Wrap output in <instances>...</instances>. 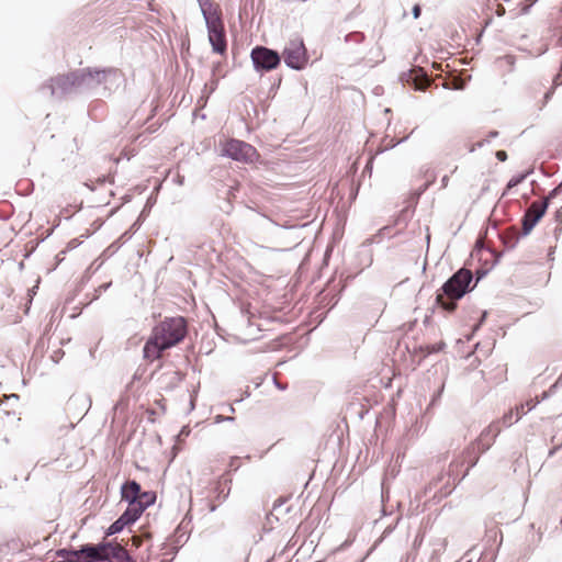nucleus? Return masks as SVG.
<instances>
[{
	"mask_svg": "<svg viewBox=\"0 0 562 562\" xmlns=\"http://www.w3.org/2000/svg\"><path fill=\"white\" fill-rule=\"evenodd\" d=\"M188 333V324L184 317H165L156 324L151 334L143 347V357L146 360L159 359L164 351L181 342Z\"/></svg>",
	"mask_w": 562,
	"mask_h": 562,
	"instance_id": "nucleus-1",
	"label": "nucleus"
},
{
	"mask_svg": "<svg viewBox=\"0 0 562 562\" xmlns=\"http://www.w3.org/2000/svg\"><path fill=\"white\" fill-rule=\"evenodd\" d=\"M473 277L472 271L464 267L457 270L438 290L437 306L448 313L454 312L458 301L475 288V284L471 285Z\"/></svg>",
	"mask_w": 562,
	"mask_h": 562,
	"instance_id": "nucleus-2",
	"label": "nucleus"
},
{
	"mask_svg": "<svg viewBox=\"0 0 562 562\" xmlns=\"http://www.w3.org/2000/svg\"><path fill=\"white\" fill-rule=\"evenodd\" d=\"M114 68H81L76 69V83L78 93H88L104 83L109 76L116 75Z\"/></svg>",
	"mask_w": 562,
	"mask_h": 562,
	"instance_id": "nucleus-3",
	"label": "nucleus"
},
{
	"mask_svg": "<svg viewBox=\"0 0 562 562\" xmlns=\"http://www.w3.org/2000/svg\"><path fill=\"white\" fill-rule=\"evenodd\" d=\"M254 69L259 72H269L281 64V55L267 46L256 45L250 52Z\"/></svg>",
	"mask_w": 562,
	"mask_h": 562,
	"instance_id": "nucleus-4",
	"label": "nucleus"
},
{
	"mask_svg": "<svg viewBox=\"0 0 562 562\" xmlns=\"http://www.w3.org/2000/svg\"><path fill=\"white\" fill-rule=\"evenodd\" d=\"M282 56L286 67L302 70L308 63V55L302 38L291 40L283 48Z\"/></svg>",
	"mask_w": 562,
	"mask_h": 562,
	"instance_id": "nucleus-5",
	"label": "nucleus"
},
{
	"mask_svg": "<svg viewBox=\"0 0 562 562\" xmlns=\"http://www.w3.org/2000/svg\"><path fill=\"white\" fill-rule=\"evenodd\" d=\"M75 78V70L68 74L52 77L49 80L42 85L41 90L44 91L47 89L49 90L50 97L63 99L68 94L78 93Z\"/></svg>",
	"mask_w": 562,
	"mask_h": 562,
	"instance_id": "nucleus-6",
	"label": "nucleus"
},
{
	"mask_svg": "<svg viewBox=\"0 0 562 562\" xmlns=\"http://www.w3.org/2000/svg\"><path fill=\"white\" fill-rule=\"evenodd\" d=\"M222 155L239 162H252L257 156L256 148L236 138L227 140L222 149Z\"/></svg>",
	"mask_w": 562,
	"mask_h": 562,
	"instance_id": "nucleus-7",
	"label": "nucleus"
},
{
	"mask_svg": "<svg viewBox=\"0 0 562 562\" xmlns=\"http://www.w3.org/2000/svg\"><path fill=\"white\" fill-rule=\"evenodd\" d=\"M548 210V201L532 202L531 205L525 211L521 217V233L520 236L525 237L531 233L535 226L544 216Z\"/></svg>",
	"mask_w": 562,
	"mask_h": 562,
	"instance_id": "nucleus-8",
	"label": "nucleus"
},
{
	"mask_svg": "<svg viewBox=\"0 0 562 562\" xmlns=\"http://www.w3.org/2000/svg\"><path fill=\"white\" fill-rule=\"evenodd\" d=\"M101 562H136L130 552L116 540H103V553Z\"/></svg>",
	"mask_w": 562,
	"mask_h": 562,
	"instance_id": "nucleus-9",
	"label": "nucleus"
},
{
	"mask_svg": "<svg viewBox=\"0 0 562 562\" xmlns=\"http://www.w3.org/2000/svg\"><path fill=\"white\" fill-rule=\"evenodd\" d=\"M206 30L213 53L220 55L225 54L227 50V41L223 21L218 24L206 26Z\"/></svg>",
	"mask_w": 562,
	"mask_h": 562,
	"instance_id": "nucleus-10",
	"label": "nucleus"
},
{
	"mask_svg": "<svg viewBox=\"0 0 562 562\" xmlns=\"http://www.w3.org/2000/svg\"><path fill=\"white\" fill-rule=\"evenodd\" d=\"M103 541L99 543H86L75 549V559L70 562H101Z\"/></svg>",
	"mask_w": 562,
	"mask_h": 562,
	"instance_id": "nucleus-11",
	"label": "nucleus"
},
{
	"mask_svg": "<svg viewBox=\"0 0 562 562\" xmlns=\"http://www.w3.org/2000/svg\"><path fill=\"white\" fill-rule=\"evenodd\" d=\"M142 486L136 480H127L121 485V499L128 505H135L139 501Z\"/></svg>",
	"mask_w": 562,
	"mask_h": 562,
	"instance_id": "nucleus-12",
	"label": "nucleus"
},
{
	"mask_svg": "<svg viewBox=\"0 0 562 562\" xmlns=\"http://www.w3.org/2000/svg\"><path fill=\"white\" fill-rule=\"evenodd\" d=\"M205 25L218 24L222 22L221 11L214 7L211 0H198Z\"/></svg>",
	"mask_w": 562,
	"mask_h": 562,
	"instance_id": "nucleus-13",
	"label": "nucleus"
},
{
	"mask_svg": "<svg viewBox=\"0 0 562 562\" xmlns=\"http://www.w3.org/2000/svg\"><path fill=\"white\" fill-rule=\"evenodd\" d=\"M205 25L218 24L222 22L221 11L214 7L211 0H198Z\"/></svg>",
	"mask_w": 562,
	"mask_h": 562,
	"instance_id": "nucleus-14",
	"label": "nucleus"
},
{
	"mask_svg": "<svg viewBox=\"0 0 562 562\" xmlns=\"http://www.w3.org/2000/svg\"><path fill=\"white\" fill-rule=\"evenodd\" d=\"M402 80L406 82H412L414 85V89L418 91H425L427 88V74L426 71L417 67L416 69H411L407 72L402 74Z\"/></svg>",
	"mask_w": 562,
	"mask_h": 562,
	"instance_id": "nucleus-15",
	"label": "nucleus"
},
{
	"mask_svg": "<svg viewBox=\"0 0 562 562\" xmlns=\"http://www.w3.org/2000/svg\"><path fill=\"white\" fill-rule=\"evenodd\" d=\"M482 453L483 452H480L477 447L472 443L463 451V454H462L463 463H467L468 468H467L464 474L462 475V479L464 476H467L469 474V471L477 464L480 454H482Z\"/></svg>",
	"mask_w": 562,
	"mask_h": 562,
	"instance_id": "nucleus-16",
	"label": "nucleus"
},
{
	"mask_svg": "<svg viewBox=\"0 0 562 562\" xmlns=\"http://www.w3.org/2000/svg\"><path fill=\"white\" fill-rule=\"evenodd\" d=\"M498 237H499L503 246L507 250H512L517 246L519 238L521 236L517 235L516 228L514 226H512V227H508L506 231L498 233Z\"/></svg>",
	"mask_w": 562,
	"mask_h": 562,
	"instance_id": "nucleus-17",
	"label": "nucleus"
},
{
	"mask_svg": "<svg viewBox=\"0 0 562 562\" xmlns=\"http://www.w3.org/2000/svg\"><path fill=\"white\" fill-rule=\"evenodd\" d=\"M140 508H142L140 505L138 506L137 504H135V505L127 504L126 509L120 515V517L124 520V522L127 526H131V525L135 524L143 515L144 512Z\"/></svg>",
	"mask_w": 562,
	"mask_h": 562,
	"instance_id": "nucleus-18",
	"label": "nucleus"
},
{
	"mask_svg": "<svg viewBox=\"0 0 562 562\" xmlns=\"http://www.w3.org/2000/svg\"><path fill=\"white\" fill-rule=\"evenodd\" d=\"M532 172H533V170L529 169L525 172H520V173L513 176L509 179V181L507 182L502 196H505L509 190H512L513 188H515V187L519 186L521 182H524L527 179V177L530 176Z\"/></svg>",
	"mask_w": 562,
	"mask_h": 562,
	"instance_id": "nucleus-19",
	"label": "nucleus"
},
{
	"mask_svg": "<svg viewBox=\"0 0 562 562\" xmlns=\"http://www.w3.org/2000/svg\"><path fill=\"white\" fill-rule=\"evenodd\" d=\"M156 498H157V495H156V492L154 491H142L140 492V496H139V501L137 503V505L143 508H140L143 512H145L148 507L153 506L156 502Z\"/></svg>",
	"mask_w": 562,
	"mask_h": 562,
	"instance_id": "nucleus-20",
	"label": "nucleus"
},
{
	"mask_svg": "<svg viewBox=\"0 0 562 562\" xmlns=\"http://www.w3.org/2000/svg\"><path fill=\"white\" fill-rule=\"evenodd\" d=\"M487 427H492L491 438L484 443V448H481V452H486L495 442L497 436L501 432L499 420L492 422Z\"/></svg>",
	"mask_w": 562,
	"mask_h": 562,
	"instance_id": "nucleus-21",
	"label": "nucleus"
},
{
	"mask_svg": "<svg viewBox=\"0 0 562 562\" xmlns=\"http://www.w3.org/2000/svg\"><path fill=\"white\" fill-rule=\"evenodd\" d=\"M487 427H492L491 438L484 443V448H481V452H486L495 442L497 436L501 432L499 420L492 422Z\"/></svg>",
	"mask_w": 562,
	"mask_h": 562,
	"instance_id": "nucleus-22",
	"label": "nucleus"
},
{
	"mask_svg": "<svg viewBox=\"0 0 562 562\" xmlns=\"http://www.w3.org/2000/svg\"><path fill=\"white\" fill-rule=\"evenodd\" d=\"M127 527V525L124 522V520L119 516L116 520H114L105 530L104 535L105 537H111L116 533H120L124 530V528Z\"/></svg>",
	"mask_w": 562,
	"mask_h": 562,
	"instance_id": "nucleus-23",
	"label": "nucleus"
},
{
	"mask_svg": "<svg viewBox=\"0 0 562 562\" xmlns=\"http://www.w3.org/2000/svg\"><path fill=\"white\" fill-rule=\"evenodd\" d=\"M540 401H527L525 404H521L520 406L516 407V419L515 423L518 422L525 414L532 411Z\"/></svg>",
	"mask_w": 562,
	"mask_h": 562,
	"instance_id": "nucleus-24",
	"label": "nucleus"
},
{
	"mask_svg": "<svg viewBox=\"0 0 562 562\" xmlns=\"http://www.w3.org/2000/svg\"><path fill=\"white\" fill-rule=\"evenodd\" d=\"M482 250H486V251H488L491 255H493V261H492V265H491V268H490V269H492L493 267H495V266L499 262V260H501V258H502V256H503V254H502V252H497V251H496L495 249H493V248H490V247L485 248L484 246H482V245H481L480 240H477V241H476V251H477V252H481Z\"/></svg>",
	"mask_w": 562,
	"mask_h": 562,
	"instance_id": "nucleus-25",
	"label": "nucleus"
},
{
	"mask_svg": "<svg viewBox=\"0 0 562 562\" xmlns=\"http://www.w3.org/2000/svg\"><path fill=\"white\" fill-rule=\"evenodd\" d=\"M492 429H493L492 427L484 428L481 431L477 439L472 442V445H475L480 451H481V448H484V443H486V441L491 438Z\"/></svg>",
	"mask_w": 562,
	"mask_h": 562,
	"instance_id": "nucleus-26",
	"label": "nucleus"
},
{
	"mask_svg": "<svg viewBox=\"0 0 562 562\" xmlns=\"http://www.w3.org/2000/svg\"><path fill=\"white\" fill-rule=\"evenodd\" d=\"M56 558H60L59 561H74L75 559V549L74 548H63L58 549L55 552Z\"/></svg>",
	"mask_w": 562,
	"mask_h": 562,
	"instance_id": "nucleus-27",
	"label": "nucleus"
},
{
	"mask_svg": "<svg viewBox=\"0 0 562 562\" xmlns=\"http://www.w3.org/2000/svg\"><path fill=\"white\" fill-rule=\"evenodd\" d=\"M366 36L362 32H351L345 36L346 43H355V44H361L364 41Z\"/></svg>",
	"mask_w": 562,
	"mask_h": 562,
	"instance_id": "nucleus-28",
	"label": "nucleus"
},
{
	"mask_svg": "<svg viewBox=\"0 0 562 562\" xmlns=\"http://www.w3.org/2000/svg\"><path fill=\"white\" fill-rule=\"evenodd\" d=\"M561 193H562V181L557 187H554L542 201H548V205H549L550 201L552 199H555Z\"/></svg>",
	"mask_w": 562,
	"mask_h": 562,
	"instance_id": "nucleus-29",
	"label": "nucleus"
},
{
	"mask_svg": "<svg viewBox=\"0 0 562 562\" xmlns=\"http://www.w3.org/2000/svg\"><path fill=\"white\" fill-rule=\"evenodd\" d=\"M513 415H514V411L510 409L509 412H507L506 414H504V416L502 417V419L499 420V423L502 422L504 426L506 427H509L513 425Z\"/></svg>",
	"mask_w": 562,
	"mask_h": 562,
	"instance_id": "nucleus-30",
	"label": "nucleus"
},
{
	"mask_svg": "<svg viewBox=\"0 0 562 562\" xmlns=\"http://www.w3.org/2000/svg\"><path fill=\"white\" fill-rule=\"evenodd\" d=\"M390 227L389 226H384L382 227L378 234L373 235L372 237L368 238L366 240L367 244H372V243H375V241H379V238L383 236L384 232L387 231Z\"/></svg>",
	"mask_w": 562,
	"mask_h": 562,
	"instance_id": "nucleus-31",
	"label": "nucleus"
},
{
	"mask_svg": "<svg viewBox=\"0 0 562 562\" xmlns=\"http://www.w3.org/2000/svg\"><path fill=\"white\" fill-rule=\"evenodd\" d=\"M488 143H490V139H488V138H484V139H482V140H479V142H476L475 144H473V145L470 147L469 151H470V153H473V151H475L477 148H482L483 146H485V145H486V144H488Z\"/></svg>",
	"mask_w": 562,
	"mask_h": 562,
	"instance_id": "nucleus-32",
	"label": "nucleus"
},
{
	"mask_svg": "<svg viewBox=\"0 0 562 562\" xmlns=\"http://www.w3.org/2000/svg\"><path fill=\"white\" fill-rule=\"evenodd\" d=\"M488 271H490V269H483V268L476 269L475 270V283L474 284L476 285V283L480 280H482L488 273Z\"/></svg>",
	"mask_w": 562,
	"mask_h": 562,
	"instance_id": "nucleus-33",
	"label": "nucleus"
},
{
	"mask_svg": "<svg viewBox=\"0 0 562 562\" xmlns=\"http://www.w3.org/2000/svg\"><path fill=\"white\" fill-rule=\"evenodd\" d=\"M486 317H487V311H483L479 322L474 325V328H473L474 331H476L484 324V322L486 321Z\"/></svg>",
	"mask_w": 562,
	"mask_h": 562,
	"instance_id": "nucleus-34",
	"label": "nucleus"
},
{
	"mask_svg": "<svg viewBox=\"0 0 562 562\" xmlns=\"http://www.w3.org/2000/svg\"><path fill=\"white\" fill-rule=\"evenodd\" d=\"M235 418L232 417V416H223V415H217L215 416V423L216 424H220V423H223V422H234Z\"/></svg>",
	"mask_w": 562,
	"mask_h": 562,
	"instance_id": "nucleus-35",
	"label": "nucleus"
},
{
	"mask_svg": "<svg viewBox=\"0 0 562 562\" xmlns=\"http://www.w3.org/2000/svg\"><path fill=\"white\" fill-rule=\"evenodd\" d=\"M412 14L414 19H418L422 14V7L419 4H415L412 8Z\"/></svg>",
	"mask_w": 562,
	"mask_h": 562,
	"instance_id": "nucleus-36",
	"label": "nucleus"
},
{
	"mask_svg": "<svg viewBox=\"0 0 562 562\" xmlns=\"http://www.w3.org/2000/svg\"><path fill=\"white\" fill-rule=\"evenodd\" d=\"M495 157H496V159H497V160H499V161H505V160L507 159V157H508V156H507V153H506L505 150H497V151L495 153Z\"/></svg>",
	"mask_w": 562,
	"mask_h": 562,
	"instance_id": "nucleus-37",
	"label": "nucleus"
},
{
	"mask_svg": "<svg viewBox=\"0 0 562 562\" xmlns=\"http://www.w3.org/2000/svg\"><path fill=\"white\" fill-rule=\"evenodd\" d=\"M553 85L554 86H561L562 85V65H561V70L558 75H555V77L553 78Z\"/></svg>",
	"mask_w": 562,
	"mask_h": 562,
	"instance_id": "nucleus-38",
	"label": "nucleus"
},
{
	"mask_svg": "<svg viewBox=\"0 0 562 562\" xmlns=\"http://www.w3.org/2000/svg\"><path fill=\"white\" fill-rule=\"evenodd\" d=\"M112 282L103 283L97 289V293H101L102 291H106L111 286ZM99 294L95 295V299Z\"/></svg>",
	"mask_w": 562,
	"mask_h": 562,
	"instance_id": "nucleus-39",
	"label": "nucleus"
},
{
	"mask_svg": "<svg viewBox=\"0 0 562 562\" xmlns=\"http://www.w3.org/2000/svg\"><path fill=\"white\" fill-rule=\"evenodd\" d=\"M172 181L178 184V186H183L184 183V176H181V175H177Z\"/></svg>",
	"mask_w": 562,
	"mask_h": 562,
	"instance_id": "nucleus-40",
	"label": "nucleus"
},
{
	"mask_svg": "<svg viewBox=\"0 0 562 562\" xmlns=\"http://www.w3.org/2000/svg\"><path fill=\"white\" fill-rule=\"evenodd\" d=\"M238 460H239V458H238V457H234V458H232L231 463H229V467H231V468H234V470H237L239 465H238L236 462H237Z\"/></svg>",
	"mask_w": 562,
	"mask_h": 562,
	"instance_id": "nucleus-41",
	"label": "nucleus"
},
{
	"mask_svg": "<svg viewBox=\"0 0 562 562\" xmlns=\"http://www.w3.org/2000/svg\"><path fill=\"white\" fill-rule=\"evenodd\" d=\"M555 221L562 222V207L555 212Z\"/></svg>",
	"mask_w": 562,
	"mask_h": 562,
	"instance_id": "nucleus-42",
	"label": "nucleus"
},
{
	"mask_svg": "<svg viewBox=\"0 0 562 562\" xmlns=\"http://www.w3.org/2000/svg\"><path fill=\"white\" fill-rule=\"evenodd\" d=\"M4 400L5 401H11V400L18 401L19 400V395L18 394H10V395L4 396Z\"/></svg>",
	"mask_w": 562,
	"mask_h": 562,
	"instance_id": "nucleus-43",
	"label": "nucleus"
},
{
	"mask_svg": "<svg viewBox=\"0 0 562 562\" xmlns=\"http://www.w3.org/2000/svg\"><path fill=\"white\" fill-rule=\"evenodd\" d=\"M496 14L498 16H502L505 14V8L503 5H498L497 10H496Z\"/></svg>",
	"mask_w": 562,
	"mask_h": 562,
	"instance_id": "nucleus-44",
	"label": "nucleus"
},
{
	"mask_svg": "<svg viewBox=\"0 0 562 562\" xmlns=\"http://www.w3.org/2000/svg\"><path fill=\"white\" fill-rule=\"evenodd\" d=\"M561 448V445H558L553 447L551 450H549V457H552L555 454V452Z\"/></svg>",
	"mask_w": 562,
	"mask_h": 562,
	"instance_id": "nucleus-45",
	"label": "nucleus"
},
{
	"mask_svg": "<svg viewBox=\"0 0 562 562\" xmlns=\"http://www.w3.org/2000/svg\"><path fill=\"white\" fill-rule=\"evenodd\" d=\"M108 181V177L106 176H101L97 179V182L99 184H104L105 182Z\"/></svg>",
	"mask_w": 562,
	"mask_h": 562,
	"instance_id": "nucleus-46",
	"label": "nucleus"
},
{
	"mask_svg": "<svg viewBox=\"0 0 562 562\" xmlns=\"http://www.w3.org/2000/svg\"><path fill=\"white\" fill-rule=\"evenodd\" d=\"M550 395H551V393H550L549 391H544V392H542V394H541V398H540L539 401H540V402H541V401H544V400L549 398V397H550Z\"/></svg>",
	"mask_w": 562,
	"mask_h": 562,
	"instance_id": "nucleus-47",
	"label": "nucleus"
},
{
	"mask_svg": "<svg viewBox=\"0 0 562 562\" xmlns=\"http://www.w3.org/2000/svg\"><path fill=\"white\" fill-rule=\"evenodd\" d=\"M497 136H498V132L497 131H491L486 138H488L491 140V138H495Z\"/></svg>",
	"mask_w": 562,
	"mask_h": 562,
	"instance_id": "nucleus-48",
	"label": "nucleus"
},
{
	"mask_svg": "<svg viewBox=\"0 0 562 562\" xmlns=\"http://www.w3.org/2000/svg\"><path fill=\"white\" fill-rule=\"evenodd\" d=\"M443 88L445 89H453V90L461 89V87H459V86H451L449 83H443Z\"/></svg>",
	"mask_w": 562,
	"mask_h": 562,
	"instance_id": "nucleus-49",
	"label": "nucleus"
},
{
	"mask_svg": "<svg viewBox=\"0 0 562 562\" xmlns=\"http://www.w3.org/2000/svg\"><path fill=\"white\" fill-rule=\"evenodd\" d=\"M61 355H64V352L59 349V350L55 351V353H54V356L52 358L54 359V361L57 362L58 361L57 357H59Z\"/></svg>",
	"mask_w": 562,
	"mask_h": 562,
	"instance_id": "nucleus-50",
	"label": "nucleus"
},
{
	"mask_svg": "<svg viewBox=\"0 0 562 562\" xmlns=\"http://www.w3.org/2000/svg\"><path fill=\"white\" fill-rule=\"evenodd\" d=\"M274 385L279 389V390H285V385L281 384L280 382H278L276 379H274Z\"/></svg>",
	"mask_w": 562,
	"mask_h": 562,
	"instance_id": "nucleus-51",
	"label": "nucleus"
},
{
	"mask_svg": "<svg viewBox=\"0 0 562 562\" xmlns=\"http://www.w3.org/2000/svg\"><path fill=\"white\" fill-rule=\"evenodd\" d=\"M442 390H443V386H441V389L438 391V394L436 396H434V398L431 400V403H435L436 398L440 396V394L442 393Z\"/></svg>",
	"mask_w": 562,
	"mask_h": 562,
	"instance_id": "nucleus-52",
	"label": "nucleus"
},
{
	"mask_svg": "<svg viewBox=\"0 0 562 562\" xmlns=\"http://www.w3.org/2000/svg\"><path fill=\"white\" fill-rule=\"evenodd\" d=\"M36 289H37V286H33L32 289H29V295L32 296L33 294H35Z\"/></svg>",
	"mask_w": 562,
	"mask_h": 562,
	"instance_id": "nucleus-53",
	"label": "nucleus"
},
{
	"mask_svg": "<svg viewBox=\"0 0 562 562\" xmlns=\"http://www.w3.org/2000/svg\"><path fill=\"white\" fill-rule=\"evenodd\" d=\"M505 59L507 60L508 64H513V56L512 55L505 56Z\"/></svg>",
	"mask_w": 562,
	"mask_h": 562,
	"instance_id": "nucleus-54",
	"label": "nucleus"
},
{
	"mask_svg": "<svg viewBox=\"0 0 562 562\" xmlns=\"http://www.w3.org/2000/svg\"><path fill=\"white\" fill-rule=\"evenodd\" d=\"M557 389V383H554L553 385H551V387L548 390L551 394L554 392V390Z\"/></svg>",
	"mask_w": 562,
	"mask_h": 562,
	"instance_id": "nucleus-55",
	"label": "nucleus"
},
{
	"mask_svg": "<svg viewBox=\"0 0 562 562\" xmlns=\"http://www.w3.org/2000/svg\"><path fill=\"white\" fill-rule=\"evenodd\" d=\"M491 228L497 231V223H492Z\"/></svg>",
	"mask_w": 562,
	"mask_h": 562,
	"instance_id": "nucleus-56",
	"label": "nucleus"
},
{
	"mask_svg": "<svg viewBox=\"0 0 562 562\" xmlns=\"http://www.w3.org/2000/svg\"><path fill=\"white\" fill-rule=\"evenodd\" d=\"M220 63H217L214 67H213V72H215V70H218V67H220Z\"/></svg>",
	"mask_w": 562,
	"mask_h": 562,
	"instance_id": "nucleus-57",
	"label": "nucleus"
},
{
	"mask_svg": "<svg viewBox=\"0 0 562 562\" xmlns=\"http://www.w3.org/2000/svg\"><path fill=\"white\" fill-rule=\"evenodd\" d=\"M447 181H448V177H447V176H445V177L442 178V183H443V184H446V182H447Z\"/></svg>",
	"mask_w": 562,
	"mask_h": 562,
	"instance_id": "nucleus-58",
	"label": "nucleus"
},
{
	"mask_svg": "<svg viewBox=\"0 0 562 562\" xmlns=\"http://www.w3.org/2000/svg\"><path fill=\"white\" fill-rule=\"evenodd\" d=\"M247 323H248L249 327H251L254 325L249 318L247 319Z\"/></svg>",
	"mask_w": 562,
	"mask_h": 562,
	"instance_id": "nucleus-59",
	"label": "nucleus"
},
{
	"mask_svg": "<svg viewBox=\"0 0 562 562\" xmlns=\"http://www.w3.org/2000/svg\"><path fill=\"white\" fill-rule=\"evenodd\" d=\"M407 138H408V136L404 137L403 139H401L400 142H397L396 144H400V143H402V142H404V140H407Z\"/></svg>",
	"mask_w": 562,
	"mask_h": 562,
	"instance_id": "nucleus-60",
	"label": "nucleus"
},
{
	"mask_svg": "<svg viewBox=\"0 0 562 562\" xmlns=\"http://www.w3.org/2000/svg\"><path fill=\"white\" fill-rule=\"evenodd\" d=\"M213 86H214V87H213V89H214V88L217 86V80H215V81L213 82Z\"/></svg>",
	"mask_w": 562,
	"mask_h": 562,
	"instance_id": "nucleus-61",
	"label": "nucleus"
},
{
	"mask_svg": "<svg viewBox=\"0 0 562 562\" xmlns=\"http://www.w3.org/2000/svg\"><path fill=\"white\" fill-rule=\"evenodd\" d=\"M69 245L75 246V240H70Z\"/></svg>",
	"mask_w": 562,
	"mask_h": 562,
	"instance_id": "nucleus-62",
	"label": "nucleus"
},
{
	"mask_svg": "<svg viewBox=\"0 0 562 562\" xmlns=\"http://www.w3.org/2000/svg\"><path fill=\"white\" fill-rule=\"evenodd\" d=\"M69 245L75 246V240H70Z\"/></svg>",
	"mask_w": 562,
	"mask_h": 562,
	"instance_id": "nucleus-63",
	"label": "nucleus"
},
{
	"mask_svg": "<svg viewBox=\"0 0 562 562\" xmlns=\"http://www.w3.org/2000/svg\"><path fill=\"white\" fill-rule=\"evenodd\" d=\"M231 412H235V408L233 406L229 407Z\"/></svg>",
	"mask_w": 562,
	"mask_h": 562,
	"instance_id": "nucleus-64",
	"label": "nucleus"
}]
</instances>
